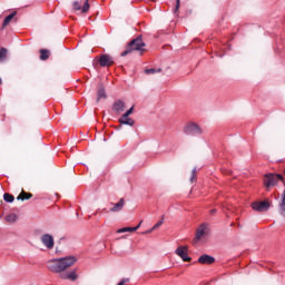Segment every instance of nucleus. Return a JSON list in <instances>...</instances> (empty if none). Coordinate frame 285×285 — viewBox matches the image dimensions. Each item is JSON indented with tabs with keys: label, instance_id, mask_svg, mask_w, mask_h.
Wrapping results in <instances>:
<instances>
[{
	"label": "nucleus",
	"instance_id": "nucleus-12",
	"mask_svg": "<svg viewBox=\"0 0 285 285\" xmlns=\"http://www.w3.org/2000/svg\"><path fill=\"white\" fill-rule=\"evenodd\" d=\"M73 10H81L83 14L90 10V4L88 3V0H85L83 6L81 7V2L76 1L73 2Z\"/></svg>",
	"mask_w": 285,
	"mask_h": 285
},
{
	"label": "nucleus",
	"instance_id": "nucleus-1",
	"mask_svg": "<svg viewBox=\"0 0 285 285\" xmlns=\"http://www.w3.org/2000/svg\"><path fill=\"white\" fill-rule=\"evenodd\" d=\"M75 264H77V257L66 256L49 261L47 263V268L51 273H57L60 279H69V282H77V279H79V274H77V269L66 272L68 271V268L75 266Z\"/></svg>",
	"mask_w": 285,
	"mask_h": 285
},
{
	"label": "nucleus",
	"instance_id": "nucleus-22",
	"mask_svg": "<svg viewBox=\"0 0 285 285\" xmlns=\"http://www.w3.org/2000/svg\"><path fill=\"white\" fill-rule=\"evenodd\" d=\"M4 219L9 224H14V222H17V215L16 214H9L8 216H6Z\"/></svg>",
	"mask_w": 285,
	"mask_h": 285
},
{
	"label": "nucleus",
	"instance_id": "nucleus-30",
	"mask_svg": "<svg viewBox=\"0 0 285 285\" xmlns=\"http://www.w3.org/2000/svg\"><path fill=\"white\" fill-rule=\"evenodd\" d=\"M144 222L141 220L136 227H134V228H136V230H139V228L141 227V224H142Z\"/></svg>",
	"mask_w": 285,
	"mask_h": 285
},
{
	"label": "nucleus",
	"instance_id": "nucleus-34",
	"mask_svg": "<svg viewBox=\"0 0 285 285\" xmlns=\"http://www.w3.org/2000/svg\"><path fill=\"white\" fill-rule=\"evenodd\" d=\"M284 175H285V169H284Z\"/></svg>",
	"mask_w": 285,
	"mask_h": 285
},
{
	"label": "nucleus",
	"instance_id": "nucleus-31",
	"mask_svg": "<svg viewBox=\"0 0 285 285\" xmlns=\"http://www.w3.org/2000/svg\"><path fill=\"white\" fill-rule=\"evenodd\" d=\"M153 230H155V229H153V227H151L150 229H148L147 232H145L144 235H148V234L153 233Z\"/></svg>",
	"mask_w": 285,
	"mask_h": 285
},
{
	"label": "nucleus",
	"instance_id": "nucleus-25",
	"mask_svg": "<svg viewBox=\"0 0 285 285\" xmlns=\"http://www.w3.org/2000/svg\"><path fill=\"white\" fill-rule=\"evenodd\" d=\"M146 75H155V72H161V68L159 69H147L146 71Z\"/></svg>",
	"mask_w": 285,
	"mask_h": 285
},
{
	"label": "nucleus",
	"instance_id": "nucleus-13",
	"mask_svg": "<svg viewBox=\"0 0 285 285\" xmlns=\"http://www.w3.org/2000/svg\"><path fill=\"white\" fill-rule=\"evenodd\" d=\"M284 186H285V181H284ZM278 213H279V216L284 217V219H285V188L281 196V202L278 204Z\"/></svg>",
	"mask_w": 285,
	"mask_h": 285
},
{
	"label": "nucleus",
	"instance_id": "nucleus-5",
	"mask_svg": "<svg viewBox=\"0 0 285 285\" xmlns=\"http://www.w3.org/2000/svg\"><path fill=\"white\" fill-rule=\"evenodd\" d=\"M253 210H256L257 213H266L268 208H271V204L266 200L263 202H254L252 203Z\"/></svg>",
	"mask_w": 285,
	"mask_h": 285
},
{
	"label": "nucleus",
	"instance_id": "nucleus-6",
	"mask_svg": "<svg viewBox=\"0 0 285 285\" xmlns=\"http://www.w3.org/2000/svg\"><path fill=\"white\" fill-rule=\"evenodd\" d=\"M40 242L45 247L48 248V250H52V248H55V237H52L50 234H43L40 237Z\"/></svg>",
	"mask_w": 285,
	"mask_h": 285
},
{
	"label": "nucleus",
	"instance_id": "nucleus-27",
	"mask_svg": "<svg viewBox=\"0 0 285 285\" xmlns=\"http://www.w3.org/2000/svg\"><path fill=\"white\" fill-rule=\"evenodd\" d=\"M132 112H135V107H131L129 110H127L122 116L126 117H130V115H132Z\"/></svg>",
	"mask_w": 285,
	"mask_h": 285
},
{
	"label": "nucleus",
	"instance_id": "nucleus-17",
	"mask_svg": "<svg viewBox=\"0 0 285 285\" xmlns=\"http://www.w3.org/2000/svg\"><path fill=\"white\" fill-rule=\"evenodd\" d=\"M50 59V50L48 49H40V60L48 61Z\"/></svg>",
	"mask_w": 285,
	"mask_h": 285
},
{
	"label": "nucleus",
	"instance_id": "nucleus-29",
	"mask_svg": "<svg viewBox=\"0 0 285 285\" xmlns=\"http://www.w3.org/2000/svg\"><path fill=\"white\" fill-rule=\"evenodd\" d=\"M130 282L128 278H122L121 282L118 283V285H124L126 283Z\"/></svg>",
	"mask_w": 285,
	"mask_h": 285
},
{
	"label": "nucleus",
	"instance_id": "nucleus-15",
	"mask_svg": "<svg viewBox=\"0 0 285 285\" xmlns=\"http://www.w3.org/2000/svg\"><path fill=\"white\" fill-rule=\"evenodd\" d=\"M118 121L121 126H135V119L130 118L129 116L125 117L122 115Z\"/></svg>",
	"mask_w": 285,
	"mask_h": 285
},
{
	"label": "nucleus",
	"instance_id": "nucleus-28",
	"mask_svg": "<svg viewBox=\"0 0 285 285\" xmlns=\"http://www.w3.org/2000/svg\"><path fill=\"white\" fill-rule=\"evenodd\" d=\"M179 6H180V0H176V7L174 9V12H179Z\"/></svg>",
	"mask_w": 285,
	"mask_h": 285
},
{
	"label": "nucleus",
	"instance_id": "nucleus-9",
	"mask_svg": "<svg viewBox=\"0 0 285 285\" xmlns=\"http://www.w3.org/2000/svg\"><path fill=\"white\" fill-rule=\"evenodd\" d=\"M208 235V225L202 224L196 230L195 242H202Z\"/></svg>",
	"mask_w": 285,
	"mask_h": 285
},
{
	"label": "nucleus",
	"instance_id": "nucleus-2",
	"mask_svg": "<svg viewBox=\"0 0 285 285\" xmlns=\"http://www.w3.org/2000/svg\"><path fill=\"white\" fill-rule=\"evenodd\" d=\"M144 48H146V43L144 42V39H141V36H138L136 39L131 40L127 49L121 52L120 57H126L127 55H130L134 50H137L139 52H144Z\"/></svg>",
	"mask_w": 285,
	"mask_h": 285
},
{
	"label": "nucleus",
	"instance_id": "nucleus-16",
	"mask_svg": "<svg viewBox=\"0 0 285 285\" xmlns=\"http://www.w3.org/2000/svg\"><path fill=\"white\" fill-rule=\"evenodd\" d=\"M106 95V88L104 86H100L97 91V102L101 101V99H107Z\"/></svg>",
	"mask_w": 285,
	"mask_h": 285
},
{
	"label": "nucleus",
	"instance_id": "nucleus-19",
	"mask_svg": "<svg viewBox=\"0 0 285 285\" xmlns=\"http://www.w3.org/2000/svg\"><path fill=\"white\" fill-rule=\"evenodd\" d=\"M14 17H17V11L10 13L9 16H7L4 18V21L2 23L3 28H6V26H10V21H12V19H14Z\"/></svg>",
	"mask_w": 285,
	"mask_h": 285
},
{
	"label": "nucleus",
	"instance_id": "nucleus-11",
	"mask_svg": "<svg viewBox=\"0 0 285 285\" xmlns=\"http://www.w3.org/2000/svg\"><path fill=\"white\" fill-rule=\"evenodd\" d=\"M110 205L114 206L109 209L110 213H121V210H124V206H126V200L120 198L118 203H110Z\"/></svg>",
	"mask_w": 285,
	"mask_h": 285
},
{
	"label": "nucleus",
	"instance_id": "nucleus-3",
	"mask_svg": "<svg viewBox=\"0 0 285 285\" xmlns=\"http://www.w3.org/2000/svg\"><path fill=\"white\" fill-rule=\"evenodd\" d=\"M277 181H284V177L281 174H266L263 179L264 186L267 188L277 186Z\"/></svg>",
	"mask_w": 285,
	"mask_h": 285
},
{
	"label": "nucleus",
	"instance_id": "nucleus-26",
	"mask_svg": "<svg viewBox=\"0 0 285 285\" xmlns=\"http://www.w3.org/2000/svg\"><path fill=\"white\" fill-rule=\"evenodd\" d=\"M164 224V216H161V220H159L158 223H156L154 226H153V230H157V228H159L160 226H163Z\"/></svg>",
	"mask_w": 285,
	"mask_h": 285
},
{
	"label": "nucleus",
	"instance_id": "nucleus-24",
	"mask_svg": "<svg viewBox=\"0 0 285 285\" xmlns=\"http://www.w3.org/2000/svg\"><path fill=\"white\" fill-rule=\"evenodd\" d=\"M190 181H191V184L195 183V181H197V168H194V169L191 170Z\"/></svg>",
	"mask_w": 285,
	"mask_h": 285
},
{
	"label": "nucleus",
	"instance_id": "nucleus-18",
	"mask_svg": "<svg viewBox=\"0 0 285 285\" xmlns=\"http://www.w3.org/2000/svg\"><path fill=\"white\" fill-rule=\"evenodd\" d=\"M17 199H18V202L20 200V202H26V199H32V194H30V193H26V191H21L20 194H19V196L17 197Z\"/></svg>",
	"mask_w": 285,
	"mask_h": 285
},
{
	"label": "nucleus",
	"instance_id": "nucleus-8",
	"mask_svg": "<svg viewBox=\"0 0 285 285\" xmlns=\"http://www.w3.org/2000/svg\"><path fill=\"white\" fill-rule=\"evenodd\" d=\"M176 255L183 259V262H191L193 258L188 256V246H179L175 250Z\"/></svg>",
	"mask_w": 285,
	"mask_h": 285
},
{
	"label": "nucleus",
	"instance_id": "nucleus-20",
	"mask_svg": "<svg viewBox=\"0 0 285 285\" xmlns=\"http://www.w3.org/2000/svg\"><path fill=\"white\" fill-rule=\"evenodd\" d=\"M137 232V228L134 227H122L120 229L117 230V233L121 234V233H135Z\"/></svg>",
	"mask_w": 285,
	"mask_h": 285
},
{
	"label": "nucleus",
	"instance_id": "nucleus-4",
	"mask_svg": "<svg viewBox=\"0 0 285 285\" xmlns=\"http://www.w3.org/2000/svg\"><path fill=\"white\" fill-rule=\"evenodd\" d=\"M98 63L101 66V68H110V66L115 63V58H112V56L110 55L105 53L99 57Z\"/></svg>",
	"mask_w": 285,
	"mask_h": 285
},
{
	"label": "nucleus",
	"instance_id": "nucleus-33",
	"mask_svg": "<svg viewBox=\"0 0 285 285\" xmlns=\"http://www.w3.org/2000/svg\"><path fill=\"white\" fill-rule=\"evenodd\" d=\"M1 83H2V80H1V78H0V86H1Z\"/></svg>",
	"mask_w": 285,
	"mask_h": 285
},
{
	"label": "nucleus",
	"instance_id": "nucleus-21",
	"mask_svg": "<svg viewBox=\"0 0 285 285\" xmlns=\"http://www.w3.org/2000/svg\"><path fill=\"white\" fill-rule=\"evenodd\" d=\"M8 59V49L1 48L0 49V61H6Z\"/></svg>",
	"mask_w": 285,
	"mask_h": 285
},
{
	"label": "nucleus",
	"instance_id": "nucleus-14",
	"mask_svg": "<svg viewBox=\"0 0 285 285\" xmlns=\"http://www.w3.org/2000/svg\"><path fill=\"white\" fill-rule=\"evenodd\" d=\"M198 264H215V257L204 254L198 258Z\"/></svg>",
	"mask_w": 285,
	"mask_h": 285
},
{
	"label": "nucleus",
	"instance_id": "nucleus-7",
	"mask_svg": "<svg viewBox=\"0 0 285 285\" xmlns=\"http://www.w3.org/2000/svg\"><path fill=\"white\" fill-rule=\"evenodd\" d=\"M202 132L204 131L202 130V127H199L197 124H189L185 127L186 135L197 136L202 135Z\"/></svg>",
	"mask_w": 285,
	"mask_h": 285
},
{
	"label": "nucleus",
	"instance_id": "nucleus-32",
	"mask_svg": "<svg viewBox=\"0 0 285 285\" xmlns=\"http://www.w3.org/2000/svg\"><path fill=\"white\" fill-rule=\"evenodd\" d=\"M215 213H217V209H212L210 210V215H215Z\"/></svg>",
	"mask_w": 285,
	"mask_h": 285
},
{
	"label": "nucleus",
	"instance_id": "nucleus-10",
	"mask_svg": "<svg viewBox=\"0 0 285 285\" xmlns=\"http://www.w3.org/2000/svg\"><path fill=\"white\" fill-rule=\"evenodd\" d=\"M112 110L117 115H121V112L126 110V102H124V100H120V99L116 100L112 105Z\"/></svg>",
	"mask_w": 285,
	"mask_h": 285
},
{
	"label": "nucleus",
	"instance_id": "nucleus-23",
	"mask_svg": "<svg viewBox=\"0 0 285 285\" xmlns=\"http://www.w3.org/2000/svg\"><path fill=\"white\" fill-rule=\"evenodd\" d=\"M3 199H4V202H7L8 204H12V202H14V196L11 195V194H9V193H6V194L3 195Z\"/></svg>",
	"mask_w": 285,
	"mask_h": 285
}]
</instances>
